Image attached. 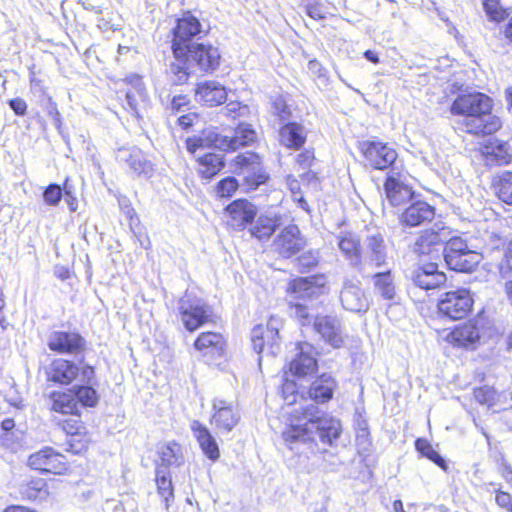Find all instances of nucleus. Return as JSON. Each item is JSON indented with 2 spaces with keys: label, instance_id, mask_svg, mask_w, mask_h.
<instances>
[{
  "label": "nucleus",
  "instance_id": "1",
  "mask_svg": "<svg viewBox=\"0 0 512 512\" xmlns=\"http://www.w3.org/2000/svg\"><path fill=\"white\" fill-rule=\"evenodd\" d=\"M339 420L328 415H320L315 404H308L290 413L286 428L282 432L285 444L293 449L298 443H315L318 438L325 445H333L341 433Z\"/></svg>",
  "mask_w": 512,
  "mask_h": 512
},
{
  "label": "nucleus",
  "instance_id": "2",
  "mask_svg": "<svg viewBox=\"0 0 512 512\" xmlns=\"http://www.w3.org/2000/svg\"><path fill=\"white\" fill-rule=\"evenodd\" d=\"M492 100L480 92L457 96L453 101L450 112L464 117L465 131L475 135H489L501 127L499 118L491 115Z\"/></svg>",
  "mask_w": 512,
  "mask_h": 512
},
{
  "label": "nucleus",
  "instance_id": "3",
  "mask_svg": "<svg viewBox=\"0 0 512 512\" xmlns=\"http://www.w3.org/2000/svg\"><path fill=\"white\" fill-rule=\"evenodd\" d=\"M257 139V133L248 123H239L233 136L222 135L213 128L202 131L201 135L186 140V148L195 154L199 149L214 147L222 151H236L249 146Z\"/></svg>",
  "mask_w": 512,
  "mask_h": 512
},
{
  "label": "nucleus",
  "instance_id": "4",
  "mask_svg": "<svg viewBox=\"0 0 512 512\" xmlns=\"http://www.w3.org/2000/svg\"><path fill=\"white\" fill-rule=\"evenodd\" d=\"M195 34H173L172 50L176 59H190L196 62L200 70L214 72L218 69L221 54L217 47L199 43L194 40Z\"/></svg>",
  "mask_w": 512,
  "mask_h": 512
},
{
  "label": "nucleus",
  "instance_id": "5",
  "mask_svg": "<svg viewBox=\"0 0 512 512\" xmlns=\"http://www.w3.org/2000/svg\"><path fill=\"white\" fill-rule=\"evenodd\" d=\"M444 259L452 270L471 272L480 263L482 256L461 237H452L445 244Z\"/></svg>",
  "mask_w": 512,
  "mask_h": 512
},
{
  "label": "nucleus",
  "instance_id": "6",
  "mask_svg": "<svg viewBox=\"0 0 512 512\" xmlns=\"http://www.w3.org/2000/svg\"><path fill=\"white\" fill-rule=\"evenodd\" d=\"M474 298L470 290L457 288L444 293L438 303L439 311L453 320L465 318L471 311Z\"/></svg>",
  "mask_w": 512,
  "mask_h": 512
},
{
  "label": "nucleus",
  "instance_id": "7",
  "mask_svg": "<svg viewBox=\"0 0 512 512\" xmlns=\"http://www.w3.org/2000/svg\"><path fill=\"white\" fill-rule=\"evenodd\" d=\"M281 326L282 322L277 317H271L266 326H255L251 332L253 349L257 353H263L266 350L267 354L271 356L277 355L280 351L279 330Z\"/></svg>",
  "mask_w": 512,
  "mask_h": 512
},
{
  "label": "nucleus",
  "instance_id": "8",
  "mask_svg": "<svg viewBox=\"0 0 512 512\" xmlns=\"http://www.w3.org/2000/svg\"><path fill=\"white\" fill-rule=\"evenodd\" d=\"M359 150L365 158L366 164L374 169H387L397 159L395 149L381 141H362L359 143Z\"/></svg>",
  "mask_w": 512,
  "mask_h": 512
},
{
  "label": "nucleus",
  "instance_id": "9",
  "mask_svg": "<svg viewBox=\"0 0 512 512\" xmlns=\"http://www.w3.org/2000/svg\"><path fill=\"white\" fill-rule=\"evenodd\" d=\"M179 309L181 321L191 332L208 322L211 317L210 307L201 300L190 299L189 295L181 298Z\"/></svg>",
  "mask_w": 512,
  "mask_h": 512
},
{
  "label": "nucleus",
  "instance_id": "10",
  "mask_svg": "<svg viewBox=\"0 0 512 512\" xmlns=\"http://www.w3.org/2000/svg\"><path fill=\"white\" fill-rule=\"evenodd\" d=\"M28 465L32 469L53 474H63L68 469L66 458L51 447H45L30 455Z\"/></svg>",
  "mask_w": 512,
  "mask_h": 512
},
{
  "label": "nucleus",
  "instance_id": "11",
  "mask_svg": "<svg viewBox=\"0 0 512 512\" xmlns=\"http://www.w3.org/2000/svg\"><path fill=\"white\" fill-rule=\"evenodd\" d=\"M296 351L295 357L289 363L290 373L297 378L313 375L318 367L314 347L307 342H299Z\"/></svg>",
  "mask_w": 512,
  "mask_h": 512
},
{
  "label": "nucleus",
  "instance_id": "12",
  "mask_svg": "<svg viewBox=\"0 0 512 512\" xmlns=\"http://www.w3.org/2000/svg\"><path fill=\"white\" fill-rule=\"evenodd\" d=\"M480 319H472L455 327L446 336V341L454 346L474 348L481 337Z\"/></svg>",
  "mask_w": 512,
  "mask_h": 512
},
{
  "label": "nucleus",
  "instance_id": "13",
  "mask_svg": "<svg viewBox=\"0 0 512 512\" xmlns=\"http://www.w3.org/2000/svg\"><path fill=\"white\" fill-rule=\"evenodd\" d=\"M274 245L281 256L289 258L304 249L306 240L296 225H288L277 236Z\"/></svg>",
  "mask_w": 512,
  "mask_h": 512
},
{
  "label": "nucleus",
  "instance_id": "14",
  "mask_svg": "<svg viewBox=\"0 0 512 512\" xmlns=\"http://www.w3.org/2000/svg\"><path fill=\"white\" fill-rule=\"evenodd\" d=\"M446 280L445 273L440 271L435 263L423 264L412 272L413 283L423 290L437 289L444 285Z\"/></svg>",
  "mask_w": 512,
  "mask_h": 512
},
{
  "label": "nucleus",
  "instance_id": "15",
  "mask_svg": "<svg viewBox=\"0 0 512 512\" xmlns=\"http://www.w3.org/2000/svg\"><path fill=\"white\" fill-rule=\"evenodd\" d=\"M315 330L334 348L342 346L344 339L340 321L332 316H317L314 320Z\"/></svg>",
  "mask_w": 512,
  "mask_h": 512
},
{
  "label": "nucleus",
  "instance_id": "16",
  "mask_svg": "<svg viewBox=\"0 0 512 512\" xmlns=\"http://www.w3.org/2000/svg\"><path fill=\"white\" fill-rule=\"evenodd\" d=\"M434 216V207L425 201H417L404 210L400 221L406 226L416 227L432 221Z\"/></svg>",
  "mask_w": 512,
  "mask_h": 512
},
{
  "label": "nucleus",
  "instance_id": "17",
  "mask_svg": "<svg viewBox=\"0 0 512 512\" xmlns=\"http://www.w3.org/2000/svg\"><path fill=\"white\" fill-rule=\"evenodd\" d=\"M213 409L215 410L211 418V423L220 431L230 432L239 421V414L231 404L224 400H214Z\"/></svg>",
  "mask_w": 512,
  "mask_h": 512
},
{
  "label": "nucleus",
  "instance_id": "18",
  "mask_svg": "<svg viewBox=\"0 0 512 512\" xmlns=\"http://www.w3.org/2000/svg\"><path fill=\"white\" fill-rule=\"evenodd\" d=\"M195 97L198 102L213 107L225 102L227 99L226 88L217 81H205L197 85Z\"/></svg>",
  "mask_w": 512,
  "mask_h": 512
},
{
  "label": "nucleus",
  "instance_id": "19",
  "mask_svg": "<svg viewBox=\"0 0 512 512\" xmlns=\"http://www.w3.org/2000/svg\"><path fill=\"white\" fill-rule=\"evenodd\" d=\"M190 428L205 456L212 461L218 460L220 457L219 446L208 428L198 420H193Z\"/></svg>",
  "mask_w": 512,
  "mask_h": 512
},
{
  "label": "nucleus",
  "instance_id": "20",
  "mask_svg": "<svg viewBox=\"0 0 512 512\" xmlns=\"http://www.w3.org/2000/svg\"><path fill=\"white\" fill-rule=\"evenodd\" d=\"M226 211L230 216V225L236 229H242L251 223L257 214L256 207L247 200L239 199L227 206Z\"/></svg>",
  "mask_w": 512,
  "mask_h": 512
},
{
  "label": "nucleus",
  "instance_id": "21",
  "mask_svg": "<svg viewBox=\"0 0 512 512\" xmlns=\"http://www.w3.org/2000/svg\"><path fill=\"white\" fill-rule=\"evenodd\" d=\"M82 346V337L73 332L55 331L51 333L48 340V347L58 353H75Z\"/></svg>",
  "mask_w": 512,
  "mask_h": 512
},
{
  "label": "nucleus",
  "instance_id": "22",
  "mask_svg": "<svg viewBox=\"0 0 512 512\" xmlns=\"http://www.w3.org/2000/svg\"><path fill=\"white\" fill-rule=\"evenodd\" d=\"M325 279L323 276L299 278L292 282L290 289L297 299H311L323 293Z\"/></svg>",
  "mask_w": 512,
  "mask_h": 512
},
{
  "label": "nucleus",
  "instance_id": "23",
  "mask_svg": "<svg viewBox=\"0 0 512 512\" xmlns=\"http://www.w3.org/2000/svg\"><path fill=\"white\" fill-rule=\"evenodd\" d=\"M337 245L351 265L358 266L361 262V244L359 237L352 232H341L337 236Z\"/></svg>",
  "mask_w": 512,
  "mask_h": 512
},
{
  "label": "nucleus",
  "instance_id": "24",
  "mask_svg": "<svg viewBox=\"0 0 512 512\" xmlns=\"http://www.w3.org/2000/svg\"><path fill=\"white\" fill-rule=\"evenodd\" d=\"M117 159L125 162L137 174H149L152 164L146 160L143 152L136 148H121L117 152Z\"/></svg>",
  "mask_w": 512,
  "mask_h": 512
},
{
  "label": "nucleus",
  "instance_id": "25",
  "mask_svg": "<svg viewBox=\"0 0 512 512\" xmlns=\"http://www.w3.org/2000/svg\"><path fill=\"white\" fill-rule=\"evenodd\" d=\"M366 255L370 262L377 267L387 264V246L381 233L369 234L365 240Z\"/></svg>",
  "mask_w": 512,
  "mask_h": 512
},
{
  "label": "nucleus",
  "instance_id": "26",
  "mask_svg": "<svg viewBox=\"0 0 512 512\" xmlns=\"http://www.w3.org/2000/svg\"><path fill=\"white\" fill-rule=\"evenodd\" d=\"M385 192L389 203L395 207L408 203L414 195L411 187L393 176H388L385 182Z\"/></svg>",
  "mask_w": 512,
  "mask_h": 512
},
{
  "label": "nucleus",
  "instance_id": "27",
  "mask_svg": "<svg viewBox=\"0 0 512 512\" xmlns=\"http://www.w3.org/2000/svg\"><path fill=\"white\" fill-rule=\"evenodd\" d=\"M446 241L443 232L425 230L420 233L413 245V252L418 255H429L438 251L439 247Z\"/></svg>",
  "mask_w": 512,
  "mask_h": 512
},
{
  "label": "nucleus",
  "instance_id": "28",
  "mask_svg": "<svg viewBox=\"0 0 512 512\" xmlns=\"http://www.w3.org/2000/svg\"><path fill=\"white\" fill-rule=\"evenodd\" d=\"M340 300L344 309L351 312L365 311L368 306L361 288L352 283L345 284L340 293Z\"/></svg>",
  "mask_w": 512,
  "mask_h": 512
},
{
  "label": "nucleus",
  "instance_id": "29",
  "mask_svg": "<svg viewBox=\"0 0 512 512\" xmlns=\"http://www.w3.org/2000/svg\"><path fill=\"white\" fill-rule=\"evenodd\" d=\"M78 372L79 369L74 363L57 359L50 365L48 379L60 384H69L77 377Z\"/></svg>",
  "mask_w": 512,
  "mask_h": 512
},
{
  "label": "nucleus",
  "instance_id": "30",
  "mask_svg": "<svg viewBox=\"0 0 512 512\" xmlns=\"http://www.w3.org/2000/svg\"><path fill=\"white\" fill-rule=\"evenodd\" d=\"M127 82L131 85V89L126 91V102L130 110L138 116L141 106L147 100L146 90L138 75L130 76Z\"/></svg>",
  "mask_w": 512,
  "mask_h": 512
},
{
  "label": "nucleus",
  "instance_id": "31",
  "mask_svg": "<svg viewBox=\"0 0 512 512\" xmlns=\"http://www.w3.org/2000/svg\"><path fill=\"white\" fill-rule=\"evenodd\" d=\"M336 382L329 374H322L309 389V397L316 403L329 401L334 393Z\"/></svg>",
  "mask_w": 512,
  "mask_h": 512
},
{
  "label": "nucleus",
  "instance_id": "32",
  "mask_svg": "<svg viewBox=\"0 0 512 512\" xmlns=\"http://www.w3.org/2000/svg\"><path fill=\"white\" fill-rule=\"evenodd\" d=\"M157 455V468L164 470L170 466H179L183 460L181 446L174 441L159 445Z\"/></svg>",
  "mask_w": 512,
  "mask_h": 512
},
{
  "label": "nucleus",
  "instance_id": "33",
  "mask_svg": "<svg viewBox=\"0 0 512 512\" xmlns=\"http://www.w3.org/2000/svg\"><path fill=\"white\" fill-rule=\"evenodd\" d=\"M280 142L288 148L299 149L306 141V130L299 123H288L279 132Z\"/></svg>",
  "mask_w": 512,
  "mask_h": 512
},
{
  "label": "nucleus",
  "instance_id": "34",
  "mask_svg": "<svg viewBox=\"0 0 512 512\" xmlns=\"http://www.w3.org/2000/svg\"><path fill=\"white\" fill-rule=\"evenodd\" d=\"M198 172L205 179H211L225 166L223 156L216 153H206L197 157Z\"/></svg>",
  "mask_w": 512,
  "mask_h": 512
},
{
  "label": "nucleus",
  "instance_id": "35",
  "mask_svg": "<svg viewBox=\"0 0 512 512\" xmlns=\"http://www.w3.org/2000/svg\"><path fill=\"white\" fill-rule=\"evenodd\" d=\"M51 409L62 414H77V401L73 391L69 392H53L51 394Z\"/></svg>",
  "mask_w": 512,
  "mask_h": 512
},
{
  "label": "nucleus",
  "instance_id": "36",
  "mask_svg": "<svg viewBox=\"0 0 512 512\" xmlns=\"http://www.w3.org/2000/svg\"><path fill=\"white\" fill-rule=\"evenodd\" d=\"M224 345L223 337L219 333H202L195 341V348L204 353L222 351Z\"/></svg>",
  "mask_w": 512,
  "mask_h": 512
},
{
  "label": "nucleus",
  "instance_id": "37",
  "mask_svg": "<svg viewBox=\"0 0 512 512\" xmlns=\"http://www.w3.org/2000/svg\"><path fill=\"white\" fill-rule=\"evenodd\" d=\"M497 197L504 203L512 205V172H503L493 183Z\"/></svg>",
  "mask_w": 512,
  "mask_h": 512
},
{
  "label": "nucleus",
  "instance_id": "38",
  "mask_svg": "<svg viewBox=\"0 0 512 512\" xmlns=\"http://www.w3.org/2000/svg\"><path fill=\"white\" fill-rule=\"evenodd\" d=\"M376 291L386 300H392L396 294L393 277L390 271L377 273L374 276Z\"/></svg>",
  "mask_w": 512,
  "mask_h": 512
},
{
  "label": "nucleus",
  "instance_id": "39",
  "mask_svg": "<svg viewBox=\"0 0 512 512\" xmlns=\"http://www.w3.org/2000/svg\"><path fill=\"white\" fill-rule=\"evenodd\" d=\"M277 227L275 219L260 216L256 223L250 228L251 235L259 240L269 239Z\"/></svg>",
  "mask_w": 512,
  "mask_h": 512
},
{
  "label": "nucleus",
  "instance_id": "40",
  "mask_svg": "<svg viewBox=\"0 0 512 512\" xmlns=\"http://www.w3.org/2000/svg\"><path fill=\"white\" fill-rule=\"evenodd\" d=\"M22 495L29 500H42L47 497L48 491L43 479L31 480L21 488Z\"/></svg>",
  "mask_w": 512,
  "mask_h": 512
},
{
  "label": "nucleus",
  "instance_id": "41",
  "mask_svg": "<svg viewBox=\"0 0 512 512\" xmlns=\"http://www.w3.org/2000/svg\"><path fill=\"white\" fill-rule=\"evenodd\" d=\"M416 449L422 456L428 458L444 471H447L446 461L442 458V456L432 447V445L423 438H419L415 442Z\"/></svg>",
  "mask_w": 512,
  "mask_h": 512
},
{
  "label": "nucleus",
  "instance_id": "42",
  "mask_svg": "<svg viewBox=\"0 0 512 512\" xmlns=\"http://www.w3.org/2000/svg\"><path fill=\"white\" fill-rule=\"evenodd\" d=\"M156 483L158 493L168 502L169 498L173 496V487L167 470L156 468Z\"/></svg>",
  "mask_w": 512,
  "mask_h": 512
},
{
  "label": "nucleus",
  "instance_id": "43",
  "mask_svg": "<svg viewBox=\"0 0 512 512\" xmlns=\"http://www.w3.org/2000/svg\"><path fill=\"white\" fill-rule=\"evenodd\" d=\"M75 399L86 407H94L98 402V395L91 386H79L76 390H72Z\"/></svg>",
  "mask_w": 512,
  "mask_h": 512
},
{
  "label": "nucleus",
  "instance_id": "44",
  "mask_svg": "<svg viewBox=\"0 0 512 512\" xmlns=\"http://www.w3.org/2000/svg\"><path fill=\"white\" fill-rule=\"evenodd\" d=\"M286 184L291 192L293 200L298 203L301 209H303L306 212H310L309 205L304 198L300 182L298 181V179L295 178L293 175H288L286 177Z\"/></svg>",
  "mask_w": 512,
  "mask_h": 512
},
{
  "label": "nucleus",
  "instance_id": "45",
  "mask_svg": "<svg viewBox=\"0 0 512 512\" xmlns=\"http://www.w3.org/2000/svg\"><path fill=\"white\" fill-rule=\"evenodd\" d=\"M172 32H202L199 20L187 11L177 20V26Z\"/></svg>",
  "mask_w": 512,
  "mask_h": 512
},
{
  "label": "nucleus",
  "instance_id": "46",
  "mask_svg": "<svg viewBox=\"0 0 512 512\" xmlns=\"http://www.w3.org/2000/svg\"><path fill=\"white\" fill-rule=\"evenodd\" d=\"M500 0H484V9L487 15L493 21L500 22L508 16L507 9H504L499 4Z\"/></svg>",
  "mask_w": 512,
  "mask_h": 512
},
{
  "label": "nucleus",
  "instance_id": "47",
  "mask_svg": "<svg viewBox=\"0 0 512 512\" xmlns=\"http://www.w3.org/2000/svg\"><path fill=\"white\" fill-rule=\"evenodd\" d=\"M235 166L240 169L256 170L260 164V158L253 152H245L236 156L234 160Z\"/></svg>",
  "mask_w": 512,
  "mask_h": 512
},
{
  "label": "nucleus",
  "instance_id": "48",
  "mask_svg": "<svg viewBox=\"0 0 512 512\" xmlns=\"http://www.w3.org/2000/svg\"><path fill=\"white\" fill-rule=\"evenodd\" d=\"M290 314L295 317L301 325L305 326L311 323L313 316L309 311V307L300 302L290 305Z\"/></svg>",
  "mask_w": 512,
  "mask_h": 512
},
{
  "label": "nucleus",
  "instance_id": "49",
  "mask_svg": "<svg viewBox=\"0 0 512 512\" xmlns=\"http://www.w3.org/2000/svg\"><path fill=\"white\" fill-rule=\"evenodd\" d=\"M224 114L232 119L246 118L250 114V108L238 101H231L224 107Z\"/></svg>",
  "mask_w": 512,
  "mask_h": 512
},
{
  "label": "nucleus",
  "instance_id": "50",
  "mask_svg": "<svg viewBox=\"0 0 512 512\" xmlns=\"http://www.w3.org/2000/svg\"><path fill=\"white\" fill-rule=\"evenodd\" d=\"M496 396L497 392L493 387L483 386L474 390L475 400L483 405L493 406Z\"/></svg>",
  "mask_w": 512,
  "mask_h": 512
},
{
  "label": "nucleus",
  "instance_id": "51",
  "mask_svg": "<svg viewBox=\"0 0 512 512\" xmlns=\"http://www.w3.org/2000/svg\"><path fill=\"white\" fill-rule=\"evenodd\" d=\"M238 188V182L234 177L222 179L216 186V195L218 197H231Z\"/></svg>",
  "mask_w": 512,
  "mask_h": 512
},
{
  "label": "nucleus",
  "instance_id": "52",
  "mask_svg": "<svg viewBox=\"0 0 512 512\" xmlns=\"http://www.w3.org/2000/svg\"><path fill=\"white\" fill-rule=\"evenodd\" d=\"M44 201L48 205L55 206L62 198V190L57 184H50L44 191Z\"/></svg>",
  "mask_w": 512,
  "mask_h": 512
},
{
  "label": "nucleus",
  "instance_id": "53",
  "mask_svg": "<svg viewBox=\"0 0 512 512\" xmlns=\"http://www.w3.org/2000/svg\"><path fill=\"white\" fill-rule=\"evenodd\" d=\"M499 271L503 277H512V246L506 251L504 258L499 264Z\"/></svg>",
  "mask_w": 512,
  "mask_h": 512
},
{
  "label": "nucleus",
  "instance_id": "54",
  "mask_svg": "<svg viewBox=\"0 0 512 512\" xmlns=\"http://www.w3.org/2000/svg\"><path fill=\"white\" fill-rule=\"evenodd\" d=\"M282 393H283L284 401L288 405H292L297 402V400H296L297 395L295 394L296 391H295V383L294 382L286 380L282 387Z\"/></svg>",
  "mask_w": 512,
  "mask_h": 512
},
{
  "label": "nucleus",
  "instance_id": "55",
  "mask_svg": "<svg viewBox=\"0 0 512 512\" xmlns=\"http://www.w3.org/2000/svg\"><path fill=\"white\" fill-rule=\"evenodd\" d=\"M308 71L315 78H326V70L323 68L322 64L316 59L309 61Z\"/></svg>",
  "mask_w": 512,
  "mask_h": 512
},
{
  "label": "nucleus",
  "instance_id": "56",
  "mask_svg": "<svg viewBox=\"0 0 512 512\" xmlns=\"http://www.w3.org/2000/svg\"><path fill=\"white\" fill-rule=\"evenodd\" d=\"M305 5H306L307 14L312 19L316 20V19L324 18V11L320 4H318L316 2L312 3V2H310V0H308Z\"/></svg>",
  "mask_w": 512,
  "mask_h": 512
},
{
  "label": "nucleus",
  "instance_id": "57",
  "mask_svg": "<svg viewBox=\"0 0 512 512\" xmlns=\"http://www.w3.org/2000/svg\"><path fill=\"white\" fill-rule=\"evenodd\" d=\"M495 500L500 507L512 512V497L509 493L498 491Z\"/></svg>",
  "mask_w": 512,
  "mask_h": 512
},
{
  "label": "nucleus",
  "instance_id": "58",
  "mask_svg": "<svg viewBox=\"0 0 512 512\" xmlns=\"http://www.w3.org/2000/svg\"><path fill=\"white\" fill-rule=\"evenodd\" d=\"M313 160L314 155L310 151L301 152L296 158L297 164L303 169L310 167Z\"/></svg>",
  "mask_w": 512,
  "mask_h": 512
},
{
  "label": "nucleus",
  "instance_id": "59",
  "mask_svg": "<svg viewBox=\"0 0 512 512\" xmlns=\"http://www.w3.org/2000/svg\"><path fill=\"white\" fill-rule=\"evenodd\" d=\"M9 105H10L11 109L15 112V114H17V115L22 116L26 113L27 104L21 98L11 99L9 101Z\"/></svg>",
  "mask_w": 512,
  "mask_h": 512
},
{
  "label": "nucleus",
  "instance_id": "60",
  "mask_svg": "<svg viewBox=\"0 0 512 512\" xmlns=\"http://www.w3.org/2000/svg\"><path fill=\"white\" fill-rule=\"evenodd\" d=\"M81 428V424L78 420H67L63 426L64 431L72 437L78 435Z\"/></svg>",
  "mask_w": 512,
  "mask_h": 512
},
{
  "label": "nucleus",
  "instance_id": "61",
  "mask_svg": "<svg viewBox=\"0 0 512 512\" xmlns=\"http://www.w3.org/2000/svg\"><path fill=\"white\" fill-rule=\"evenodd\" d=\"M189 100L184 95L174 96L171 100V108L174 111H180L183 107L187 106Z\"/></svg>",
  "mask_w": 512,
  "mask_h": 512
},
{
  "label": "nucleus",
  "instance_id": "62",
  "mask_svg": "<svg viewBox=\"0 0 512 512\" xmlns=\"http://www.w3.org/2000/svg\"><path fill=\"white\" fill-rule=\"evenodd\" d=\"M299 261L301 263V265L307 267V268H310V267H313L317 264L318 262V257L312 253V252H309L307 254H303L300 258H299Z\"/></svg>",
  "mask_w": 512,
  "mask_h": 512
},
{
  "label": "nucleus",
  "instance_id": "63",
  "mask_svg": "<svg viewBox=\"0 0 512 512\" xmlns=\"http://www.w3.org/2000/svg\"><path fill=\"white\" fill-rule=\"evenodd\" d=\"M196 118H197V116L195 114H186V115L179 117L178 122H179L180 126H182L183 128L186 129L193 125V121Z\"/></svg>",
  "mask_w": 512,
  "mask_h": 512
},
{
  "label": "nucleus",
  "instance_id": "64",
  "mask_svg": "<svg viewBox=\"0 0 512 512\" xmlns=\"http://www.w3.org/2000/svg\"><path fill=\"white\" fill-rule=\"evenodd\" d=\"M274 108L278 116L285 119L288 116L287 107L282 100H278L274 103Z\"/></svg>",
  "mask_w": 512,
  "mask_h": 512
}]
</instances>
